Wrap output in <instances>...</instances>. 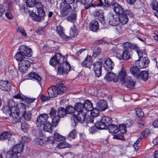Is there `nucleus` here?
<instances>
[{
	"mask_svg": "<svg viewBox=\"0 0 158 158\" xmlns=\"http://www.w3.org/2000/svg\"><path fill=\"white\" fill-rule=\"evenodd\" d=\"M57 115L52 119V126L56 127L60 120V118L63 117L67 114H72L75 113L76 109H58Z\"/></svg>",
	"mask_w": 158,
	"mask_h": 158,
	"instance_id": "nucleus-3",
	"label": "nucleus"
},
{
	"mask_svg": "<svg viewBox=\"0 0 158 158\" xmlns=\"http://www.w3.org/2000/svg\"><path fill=\"white\" fill-rule=\"evenodd\" d=\"M97 122L96 123L94 124V126L93 127H90L89 129V131L90 133L91 134H94L98 130H102L101 129V127L100 126H98L97 125Z\"/></svg>",
	"mask_w": 158,
	"mask_h": 158,
	"instance_id": "nucleus-44",
	"label": "nucleus"
},
{
	"mask_svg": "<svg viewBox=\"0 0 158 158\" xmlns=\"http://www.w3.org/2000/svg\"><path fill=\"white\" fill-rule=\"evenodd\" d=\"M133 123V121L130 119H129L126 121L125 124L124 125L127 127H129L132 125Z\"/></svg>",
	"mask_w": 158,
	"mask_h": 158,
	"instance_id": "nucleus-62",
	"label": "nucleus"
},
{
	"mask_svg": "<svg viewBox=\"0 0 158 158\" xmlns=\"http://www.w3.org/2000/svg\"><path fill=\"white\" fill-rule=\"evenodd\" d=\"M38 15H37L34 12H32L31 13L30 15L32 19L35 21H40L42 19H44V14L42 13L41 14H38Z\"/></svg>",
	"mask_w": 158,
	"mask_h": 158,
	"instance_id": "nucleus-23",
	"label": "nucleus"
},
{
	"mask_svg": "<svg viewBox=\"0 0 158 158\" xmlns=\"http://www.w3.org/2000/svg\"><path fill=\"white\" fill-rule=\"evenodd\" d=\"M26 56L19 51V52L17 53L15 57L17 60L21 62V61L25 60L24 59Z\"/></svg>",
	"mask_w": 158,
	"mask_h": 158,
	"instance_id": "nucleus-36",
	"label": "nucleus"
},
{
	"mask_svg": "<svg viewBox=\"0 0 158 158\" xmlns=\"http://www.w3.org/2000/svg\"><path fill=\"white\" fill-rule=\"evenodd\" d=\"M30 66V62L27 60H24L19 62L18 69L21 72L25 73L27 71Z\"/></svg>",
	"mask_w": 158,
	"mask_h": 158,
	"instance_id": "nucleus-9",
	"label": "nucleus"
},
{
	"mask_svg": "<svg viewBox=\"0 0 158 158\" xmlns=\"http://www.w3.org/2000/svg\"><path fill=\"white\" fill-rule=\"evenodd\" d=\"M129 50H124L122 53L123 59L127 60L131 58V55L129 52Z\"/></svg>",
	"mask_w": 158,
	"mask_h": 158,
	"instance_id": "nucleus-43",
	"label": "nucleus"
},
{
	"mask_svg": "<svg viewBox=\"0 0 158 158\" xmlns=\"http://www.w3.org/2000/svg\"><path fill=\"white\" fill-rule=\"evenodd\" d=\"M102 64L100 61H97L94 64V69L96 77H99L101 75Z\"/></svg>",
	"mask_w": 158,
	"mask_h": 158,
	"instance_id": "nucleus-11",
	"label": "nucleus"
},
{
	"mask_svg": "<svg viewBox=\"0 0 158 158\" xmlns=\"http://www.w3.org/2000/svg\"><path fill=\"white\" fill-rule=\"evenodd\" d=\"M31 140V139L30 138L29 136H22L21 139V143L17 144H23V150L24 149V144L29 142Z\"/></svg>",
	"mask_w": 158,
	"mask_h": 158,
	"instance_id": "nucleus-37",
	"label": "nucleus"
},
{
	"mask_svg": "<svg viewBox=\"0 0 158 158\" xmlns=\"http://www.w3.org/2000/svg\"><path fill=\"white\" fill-rule=\"evenodd\" d=\"M28 127V125L26 122L21 123V129L24 133L27 132Z\"/></svg>",
	"mask_w": 158,
	"mask_h": 158,
	"instance_id": "nucleus-50",
	"label": "nucleus"
},
{
	"mask_svg": "<svg viewBox=\"0 0 158 158\" xmlns=\"http://www.w3.org/2000/svg\"><path fill=\"white\" fill-rule=\"evenodd\" d=\"M19 51L27 56L31 57L32 55L31 49L27 46L24 45L21 46L19 47Z\"/></svg>",
	"mask_w": 158,
	"mask_h": 158,
	"instance_id": "nucleus-15",
	"label": "nucleus"
},
{
	"mask_svg": "<svg viewBox=\"0 0 158 158\" xmlns=\"http://www.w3.org/2000/svg\"><path fill=\"white\" fill-rule=\"evenodd\" d=\"M63 28L61 26L57 27L56 31L59 36L64 40H67L69 38L68 36L64 34Z\"/></svg>",
	"mask_w": 158,
	"mask_h": 158,
	"instance_id": "nucleus-21",
	"label": "nucleus"
},
{
	"mask_svg": "<svg viewBox=\"0 0 158 158\" xmlns=\"http://www.w3.org/2000/svg\"><path fill=\"white\" fill-rule=\"evenodd\" d=\"M88 112L90 113V114L93 117H97L99 115V109H92L91 110H89L88 109Z\"/></svg>",
	"mask_w": 158,
	"mask_h": 158,
	"instance_id": "nucleus-49",
	"label": "nucleus"
},
{
	"mask_svg": "<svg viewBox=\"0 0 158 158\" xmlns=\"http://www.w3.org/2000/svg\"><path fill=\"white\" fill-rule=\"evenodd\" d=\"M70 34L71 38L74 37L77 35V31L75 30V27L74 25H73V27H71L70 31Z\"/></svg>",
	"mask_w": 158,
	"mask_h": 158,
	"instance_id": "nucleus-52",
	"label": "nucleus"
},
{
	"mask_svg": "<svg viewBox=\"0 0 158 158\" xmlns=\"http://www.w3.org/2000/svg\"><path fill=\"white\" fill-rule=\"evenodd\" d=\"M23 151V144H16L12 149H10L6 154V158H18V154Z\"/></svg>",
	"mask_w": 158,
	"mask_h": 158,
	"instance_id": "nucleus-4",
	"label": "nucleus"
},
{
	"mask_svg": "<svg viewBox=\"0 0 158 158\" xmlns=\"http://www.w3.org/2000/svg\"><path fill=\"white\" fill-rule=\"evenodd\" d=\"M94 16L103 24L105 23L103 10L101 9L96 10L94 12Z\"/></svg>",
	"mask_w": 158,
	"mask_h": 158,
	"instance_id": "nucleus-8",
	"label": "nucleus"
},
{
	"mask_svg": "<svg viewBox=\"0 0 158 158\" xmlns=\"http://www.w3.org/2000/svg\"><path fill=\"white\" fill-rule=\"evenodd\" d=\"M94 117L91 116L89 115L86 117V119H85V120L87 123L86 126L89 127V126L88 125L89 124L93 123H94Z\"/></svg>",
	"mask_w": 158,
	"mask_h": 158,
	"instance_id": "nucleus-51",
	"label": "nucleus"
},
{
	"mask_svg": "<svg viewBox=\"0 0 158 158\" xmlns=\"http://www.w3.org/2000/svg\"><path fill=\"white\" fill-rule=\"evenodd\" d=\"M54 140L57 141H60L61 140L62 137L61 135L57 132H55L53 135V137Z\"/></svg>",
	"mask_w": 158,
	"mask_h": 158,
	"instance_id": "nucleus-60",
	"label": "nucleus"
},
{
	"mask_svg": "<svg viewBox=\"0 0 158 158\" xmlns=\"http://www.w3.org/2000/svg\"><path fill=\"white\" fill-rule=\"evenodd\" d=\"M53 86L57 95L63 94L67 89L66 85L62 83H58Z\"/></svg>",
	"mask_w": 158,
	"mask_h": 158,
	"instance_id": "nucleus-12",
	"label": "nucleus"
},
{
	"mask_svg": "<svg viewBox=\"0 0 158 158\" xmlns=\"http://www.w3.org/2000/svg\"><path fill=\"white\" fill-rule=\"evenodd\" d=\"M16 109H26L25 105L23 103H19L16 105Z\"/></svg>",
	"mask_w": 158,
	"mask_h": 158,
	"instance_id": "nucleus-63",
	"label": "nucleus"
},
{
	"mask_svg": "<svg viewBox=\"0 0 158 158\" xmlns=\"http://www.w3.org/2000/svg\"><path fill=\"white\" fill-rule=\"evenodd\" d=\"M151 6L152 9L156 11V12L154 13V14L158 18V2L155 0H153Z\"/></svg>",
	"mask_w": 158,
	"mask_h": 158,
	"instance_id": "nucleus-27",
	"label": "nucleus"
},
{
	"mask_svg": "<svg viewBox=\"0 0 158 158\" xmlns=\"http://www.w3.org/2000/svg\"><path fill=\"white\" fill-rule=\"evenodd\" d=\"M127 76V73L125 69L122 67L118 74V77L121 81L124 83L126 82V78Z\"/></svg>",
	"mask_w": 158,
	"mask_h": 158,
	"instance_id": "nucleus-24",
	"label": "nucleus"
},
{
	"mask_svg": "<svg viewBox=\"0 0 158 158\" xmlns=\"http://www.w3.org/2000/svg\"><path fill=\"white\" fill-rule=\"evenodd\" d=\"M92 62L91 57L90 56H87L81 64L85 67L90 68L92 64Z\"/></svg>",
	"mask_w": 158,
	"mask_h": 158,
	"instance_id": "nucleus-20",
	"label": "nucleus"
},
{
	"mask_svg": "<svg viewBox=\"0 0 158 158\" xmlns=\"http://www.w3.org/2000/svg\"><path fill=\"white\" fill-rule=\"evenodd\" d=\"M113 6V10L117 14L120 15L124 13V9L118 3H115Z\"/></svg>",
	"mask_w": 158,
	"mask_h": 158,
	"instance_id": "nucleus-19",
	"label": "nucleus"
},
{
	"mask_svg": "<svg viewBox=\"0 0 158 158\" xmlns=\"http://www.w3.org/2000/svg\"><path fill=\"white\" fill-rule=\"evenodd\" d=\"M83 104L84 109H96L93 107L92 103L88 99L85 100Z\"/></svg>",
	"mask_w": 158,
	"mask_h": 158,
	"instance_id": "nucleus-41",
	"label": "nucleus"
},
{
	"mask_svg": "<svg viewBox=\"0 0 158 158\" xmlns=\"http://www.w3.org/2000/svg\"><path fill=\"white\" fill-rule=\"evenodd\" d=\"M107 128L110 133H116L118 131L117 126L113 124H110L107 127Z\"/></svg>",
	"mask_w": 158,
	"mask_h": 158,
	"instance_id": "nucleus-31",
	"label": "nucleus"
},
{
	"mask_svg": "<svg viewBox=\"0 0 158 158\" xmlns=\"http://www.w3.org/2000/svg\"><path fill=\"white\" fill-rule=\"evenodd\" d=\"M70 15L68 17V19L72 22H74L76 19V12L73 10L71 12Z\"/></svg>",
	"mask_w": 158,
	"mask_h": 158,
	"instance_id": "nucleus-40",
	"label": "nucleus"
},
{
	"mask_svg": "<svg viewBox=\"0 0 158 158\" xmlns=\"http://www.w3.org/2000/svg\"><path fill=\"white\" fill-rule=\"evenodd\" d=\"M89 27L90 30L96 31L99 28L98 21L96 19L92 20L89 23Z\"/></svg>",
	"mask_w": 158,
	"mask_h": 158,
	"instance_id": "nucleus-22",
	"label": "nucleus"
},
{
	"mask_svg": "<svg viewBox=\"0 0 158 158\" xmlns=\"http://www.w3.org/2000/svg\"><path fill=\"white\" fill-rule=\"evenodd\" d=\"M23 117L27 121L29 120L31 117L32 114L30 111H25L22 114Z\"/></svg>",
	"mask_w": 158,
	"mask_h": 158,
	"instance_id": "nucleus-42",
	"label": "nucleus"
},
{
	"mask_svg": "<svg viewBox=\"0 0 158 158\" xmlns=\"http://www.w3.org/2000/svg\"><path fill=\"white\" fill-rule=\"evenodd\" d=\"M60 15L63 17L66 16L72 12L73 10L71 6L68 3H63L60 7Z\"/></svg>",
	"mask_w": 158,
	"mask_h": 158,
	"instance_id": "nucleus-6",
	"label": "nucleus"
},
{
	"mask_svg": "<svg viewBox=\"0 0 158 158\" xmlns=\"http://www.w3.org/2000/svg\"><path fill=\"white\" fill-rule=\"evenodd\" d=\"M17 31L20 33L23 36H25L27 35L25 31L24 27L22 26L18 27Z\"/></svg>",
	"mask_w": 158,
	"mask_h": 158,
	"instance_id": "nucleus-58",
	"label": "nucleus"
},
{
	"mask_svg": "<svg viewBox=\"0 0 158 158\" xmlns=\"http://www.w3.org/2000/svg\"><path fill=\"white\" fill-rule=\"evenodd\" d=\"M130 70L131 73L134 76L137 78H140L139 74L141 71L137 66H131L130 68Z\"/></svg>",
	"mask_w": 158,
	"mask_h": 158,
	"instance_id": "nucleus-18",
	"label": "nucleus"
},
{
	"mask_svg": "<svg viewBox=\"0 0 158 158\" xmlns=\"http://www.w3.org/2000/svg\"><path fill=\"white\" fill-rule=\"evenodd\" d=\"M114 65V62L109 58L106 59L103 63L104 68L107 71H111Z\"/></svg>",
	"mask_w": 158,
	"mask_h": 158,
	"instance_id": "nucleus-13",
	"label": "nucleus"
},
{
	"mask_svg": "<svg viewBox=\"0 0 158 158\" xmlns=\"http://www.w3.org/2000/svg\"><path fill=\"white\" fill-rule=\"evenodd\" d=\"M112 119L108 116H104L103 117L100 121L97 122V125L100 126L102 129H106L112 122Z\"/></svg>",
	"mask_w": 158,
	"mask_h": 158,
	"instance_id": "nucleus-5",
	"label": "nucleus"
},
{
	"mask_svg": "<svg viewBox=\"0 0 158 158\" xmlns=\"http://www.w3.org/2000/svg\"><path fill=\"white\" fill-rule=\"evenodd\" d=\"M140 78L144 81H146L148 77L149 73L146 71H142L139 74Z\"/></svg>",
	"mask_w": 158,
	"mask_h": 158,
	"instance_id": "nucleus-38",
	"label": "nucleus"
},
{
	"mask_svg": "<svg viewBox=\"0 0 158 158\" xmlns=\"http://www.w3.org/2000/svg\"><path fill=\"white\" fill-rule=\"evenodd\" d=\"M35 6L37 9L38 14L42 13L44 15L45 12L43 9V6L42 4L40 2H37Z\"/></svg>",
	"mask_w": 158,
	"mask_h": 158,
	"instance_id": "nucleus-30",
	"label": "nucleus"
},
{
	"mask_svg": "<svg viewBox=\"0 0 158 158\" xmlns=\"http://www.w3.org/2000/svg\"><path fill=\"white\" fill-rule=\"evenodd\" d=\"M150 130L149 129H145L144 130H143L142 132L141 135L144 137L147 138V136L149 135Z\"/></svg>",
	"mask_w": 158,
	"mask_h": 158,
	"instance_id": "nucleus-59",
	"label": "nucleus"
},
{
	"mask_svg": "<svg viewBox=\"0 0 158 158\" xmlns=\"http://www.w3.org/2000/svg\"><path fill=\"white\" fill-rule=\"evenodd\" d=\"M141 140L142 139L141 138H139L134 143L133 146L135 151H137L139 148L141 144Z\"/></svg>",
	"mask_w": 158,
	"mask_h": 158,
	"instance_id": "nucleus-45",
	"label": "nucleus"
},
{
	"mask_svg": "<svg viewBox=\"0 0 158 158\" xmlns=\"http://www.w3.org/2000/svg\"><path fill=\"white\" fill-rule=\"evenodd\" d=\"M135 112L137 115L139 117L143 116L144 115V113L142 109H137L135 110Z\"/></svg>",
	"mask_w": 158,
	"mask_h": 158,
	"instance_id": "nucleus-64",
	"label": "nucleus"
},
{
	"mask_svg": "<svg viewBox=\"0 0 158 158\" xmlns=\"http://www.w3.org/2000/svg\"><path fill=\"white\" fill-rule=\"evenodd\" d=\"M77 133L76 130L73 129L67 136V139L70 140L74 139L77 136Z\"/></svg>",
	"mask_w": 158,
	"mask_h": 158,
	"instance_id": "nucleus-35",
	"label": "nucleus"
},
{
	"mask_svg": "<svg viewBox=\"0 0 158 158\" xmlns=\"http://www.w3.org/2000/svg\"><path fill=\"white\" fill-rule=\"evenodd\" d=\"M149 60L147 57H141L137 60L135 63L136 66L139 69H143L147 67Z\"/></svg>",
	"mask_w": 158,
	"mask_h": 158,
	"instance_id": "nucleus-7",
	"label": "nucleus"
},
{
	"mask_svg": "<svg viewBox=\"0 0 158 158\" xmlns=\"http://www.w3.org/2000/svg\"><path fill=\"white\" fill-rule=\"evenodd\" d=\"M126 127H127L125 125L123 124H120L119 125L118 129L120 133L122 134H125L126 132Z\"/></svg>",
	"mask_w": 158,
	"mask_h": 158,
	"instance_id": "nucleus-54",
	"label": "nucleus"
},
{
	"mask_svg": "<svg viewBox=\"0 0 158 158\" xmlns=\"http://www.w3.org/2000/svg\"><path fill=\"white\" fill-rule=\"evenodd\" d=\"M11 84L8 81L1 80L0 81V88L3 90L8 91L10 89Z\"/></svg>",
	"mask_w": 158,
	"mask_h": 158,
	"instance_id": "nucleus-17",
	"label": "nucleus"
},
{
	"mask_svg": "<svg viewBox=\"0 0 158 158\" xmlns=\"http://www.w3.org/2000/svg\"><path fill=\"white\" fill-rule=\"evenodd\" d=\"M58 147L61 149L70 147V145L65 142H60L58 144Z\"/></svg>",
	"mask_w": 158,
	"mask_h": 158,
	"instance_id": "nucleus-55",
	"label": "nucleus"
},
{
	"mask_svg": "<svg viewBox=\"0 0 158 158\" xmlns=\"http://www.w3.org/2000/svg\"><path fill=\"white\" fill-rule=\"evenodd\" d=\"M48 115L46 114H41L37 118L36 124L37 127H41L47 122Z\"/></svg>",
	"mask_w": 158,
	"mask_h": 158,
	"instance_id": "nucleus-10",
	"label": "nucleus"
},
{
	"mask_svg": "<svg viewBox=\"0 0 158 158\" xmlns=\"http://www.w3.org/2000/svg\"><path fill=\"white\" fill-rule=\"evenodd\" d=\"M50 65L56 66L58 65L57 74L60 75L68 73L70 70V64L68 62H64V57L60 53H56L49 61Z\"/></svg>",
	"mask_w": 158,
	"mask_h": 158,
	"instance_id": "nucleus-1",
	"label": "nucleus"
},
{
	"mask_svg": "<svg viewBox=\"0 0 158 158\" xmlns=\"http://www.w3.org/2000/svg\"><path fill=\"white\" fill-rule=\"evenodd\" d=\"M97 106L99 109H107V107L106 102L102 100H100L97 102Z\"/></svg>",
	"mask_w": 158,
	"mask_h": 158,
	"instance_id": "nucleus-39",
	"label": "nucleus"
},
{
	"mask_svg": "<svg viewBox=\"0 0 158 158\" xmlns=\"http://www.w3.org/2000/svg\"><path fill=\"white\" fill-rule=\"evenodd\" d=\"M28 76L30 77V79L36 80L38 81V83L40 84L41 78L37 73L35 72H31L29 74Z\"/></svg>",
	"mask_w": 158,
	"mask_h": 158,
	"instance_id": "nucleus-29",
	"label": "nucleus"
},
{
	"mask_svg": "<svg viewBox=\"0 0 158 158\" xmlns=\"http://www.w3.org/2000/svg\"><path fill=\"white\" fill-rule=\"evenodd\" d=\"M135 85V82L133 81L129 80L127 82V87L129 89L133 88Z\"/></svg>",
	"mask_w": 158,
	"mask_h": 158,
	"instance_id": "nucleus-56",
	"label": "nucleus"
},
{
	"mask_svg": "<svg viewBox=\"0 0 158 158\" xmlns=\"http://www.w3.org/2000/svg\"><path fill=\"white\" fill-rule=\"evenodd\" d=\"M11 134L10 133L7 131H5L2 132L0 135V140H4L8 139L11 136Z\"/></svg>",
	"mask_w": 158,
	"mask_h": 158,
	"instance_id": "nucleus-33",
	"label": "nucleus"
},
{
	"mask_svg": "<svg viewBox=\"0 0 158 158\" xmlns=\"http://www.w3.org/2000/svg\"><path fill=\"white\" fill-rule=\"evenodd\" d=\"M88 112L87 109H76L75 113H77V115L73 114V118L71 120V125L74 127L78 122L81 123H83Z\"/></svg>",
	"mask_w": 158,
	"mask_h": 158,
	"instance_id": "nucleus-2",
	"label": "nucleus"
},
{
	"mask_svg": "<svg viewBox=\"0 0 158 158\" xmlns=\"http://www.w3.org/2000/svg\"><path fill=\"white\" fill-rule=\"evenodd\" d=\"M13 97L15 98L21 99L23 101L25 98V97L24 95H23V94H22V95H21L19 93H18L16 95H14L13 96Z\"/></svg>",
	"mask_w": 158,
	"mask_h": 158,
	"instance_id": "nucleus-61",
	"label": "nucleus"
},
{
	"mask_svg": "<svg viewBox=\"0 0 158 158\" xmlns=\"http://www.w3.org/2000/svg\"><path fill=\"white\" fill-rule=\"evenodd\" d=\"M47 92L50 98H54L58 95L53 86L49 88L48 89Z\"/></svg>",
	"mask_w": 158,
	"mask_h": 158,
	"instance_id": "nucleus-25",
	"label": "nucleus"
},
{
	"mask_svg": "<svg viewBox=\"0 0 158 158\" xmlns=\"http://www.w3.org/2000/svg\"><path fill=\"white\" fill-rule=\"evenodd\" d=\"M135 45L132 44L128 42L124 43L123 45L124 50H129L130 49H134L135 47Z\"/></svg>",
	"mask_w": 158,
	"mask_h": 158,
	"instance_id": "nucleus-32",
	"label": "nucleus"
},
{
	"mask_svg": "<svg viewBox=\"0 0 158 158\" xmlns=\"http://www.w3.org/2000/svg\"><path fill=\"white\" fill-rule=\"evenodd\" d=\"M37 2L36 0H27L26 3L27 6L32 7L35 6Z\"/></svg>",
	"mask_w": 158,
	"mask_h": 158,
	"instance_id": "nucleus-48",
	"label": "nucleus"
},
{
	"mask_svg": "<svg viewBox=\"0 0 158 158\" xmlns=\"http://www.w3.org/2000/svg\"><path fill=\"white\" fill-rule=\"evenodd\" d=\"M134 50L136 52L139 58H140L141 57H143L142 56L143 52L141 50H140L139 48L138 47H137L136 45H135V48H134Z\"/></svg>",
	"mask_w": 158,
	"mask_h": 158,
	"instance_id": "nucleus-57",
	"label": "nucleus"
},
{
	"mask_svg": "<svg viewBox=\"0 0 158 158\" xmlns=\"http://www.w3.org/2000/svg\"><path fill=\"white\" fill-rule=\"evenodd\" d=\"M53 128L51 123L48 122H47L44 125L43 127L44 131L45 132L51 133L52 130Z\"/></svg>",
	"mask_w": 158,
	"mask_h": 158,
	"instance_id": "nucleus-34",
	"label": "nucleus"
},
{
	"mask_svg": "<svg viewBox=\"0 0 158 158\" xmlns=\"http://www.w3.org/2000/svg\"><path fill=\"white\" fill-rule=\"evenodd\" d=\"M101 52V49L99 47H95L93 51V56L96 58L97 56L99 55Z\"/></svg>",
	"mask_w": 158,
	"mask_h": 158,
	"instance_id": "nucleus-46",
	"label": "nucleus"
},
{
	"mask_svg": "<svg viewBox=\"0 0 158 158\" xmlns=\"http://www.w3.org/2000/svg\"><path fill=\"white\" fill-rule=\"evenodd\" d=\"M7 114L12 117H18L19 114V109H7Z\"/></svg>",
	"mask_w": 158,
	"mask_h": 158,
	"instance_id": "nucleus-26",
	"label": "nucleus"
},
{
	"mask_svg": "<svg viewBox=\"0 0 158 158\" xmlns=\"http://www.w3.org/2000/svg\"><path fill=\"white\" fill-rule=\"evenodd\" d=\"M108 72L104 77V79L108 81H113L114 82L117 81L118 78V76L116 75L111 71Z\"/></svg>",
	"mask_w": 158,
	"mask_h": 158,
	"instance_id": "nucleus-16",
	"label": "nucleus"
},
{
	"mask_svg": "<svg viewBox=\"0 0 158 158\" xmlns=\"http://www.w3.org/2000/svg\"><path fill=\"white\" fill-rule=\"evenodd\" d=\"M119 20V23L120 22L123 24H126L127 22L128 19V17L125 14H123L118 17Z\"/></svg>",
	"mask_w": 158,
	"mask_h": 158,
	"instance_id": "nucleus-28",
	"label": "nucleus"
},
{
	"mask_svg": "<svg viewBox=\"0 0 158 158\" xmlns=\"http://www.w3.org/2000/svg\"><path fill=\"white\" fill-rule=\"evenodd\" d=\"M107 21L110 25L113 26H116L119 23L118 18L116 16L115 17L112 15L108 16Z\"/></svg>",
	"mask_w": 158,
	"mask_h": 158,
	"instance_id": "nucleus-14",
	"label": "nucleus"
},
{
	"mask_svg": "<svg viewBox=\"0 0 158 158\" xmlns=\"http://www.w3.org/2000/svg\"><path fill=\"white\" fill-rule=\"evenodd\" d=\"M16 103L13 99L8 100L7 101V106L9 109H12L16 107Z\"/></svg>",
	"mask_w": 158,
	"mask_h": 158,
	"instance_id": "nucleus-53",
	"label": "nucleus"
},
{
	"mask_svg": "<svg viewBox=\"0 0 158 158\" xmlns=\"http://www.w3.org/2000/svg\"><path fill=\"white\" fill-rule=\"evenodd\" d=\"M75 107H73L72 106H67L65 109H70V107L73 109H84V104L81 102L76 103L74 106Z\"/></svg>",
	"mask_w": 158,
	"mask_h": 158,
	"instance_id": "nucleus-47",
	"label": "nucleus"
}]
</instances>
